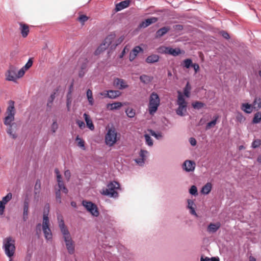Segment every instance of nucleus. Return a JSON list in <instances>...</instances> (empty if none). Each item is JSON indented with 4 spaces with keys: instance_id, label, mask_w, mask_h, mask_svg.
<instances>
[{
    "instance_id": "obj_64",
    "label": "nucleus",
    "mask_w": 261,
    "mask_h": 261,
    "mask_svg": "<svg viewBox=\"0 0 261 261\" xmlns=\"http://www.w3.org/2000/svg\"><path fill=\"white\" fill-rule=\"evenodd\" d=\"M73 85H74V83H73V81H72V82H71V83L70 84V85L69 87L68 91V93H67L66 96H71V93L72 92Z\"/></svg>"
},
{
    "instance_id": "obj_24",
    "label": "nucleus",
    "mask_w": 261,
    "mask_h": 261,
    "mask_svg": "<svg viewBox=\"0 0 261 261\" xmlns=\"http://www.w3.org/2000/svg\"><path fill=\"white\" fill-rule=\"evenodd\" d=\"M212 189V185L210 182H207L204 186H203L201 190V193L205 194L207 195L208 194Z\"/></svg>"
},
{
    "instance_id": "obj_4",
    "label": "nucleus",
    "mask_w": 261,
    "mask_h": 261,
    "mask_svg": "<svg viewBox=\"0 0 261 261\" xmlns=\"http://www.w3.org/2000/svg\"><path fill=\"white\" fill-rule=\"evenodd\" d=\"M3 249L6 255L8 257H13L15 251V241L10 237H7L4 240Z\"/></svg>"
},
{
    "instance_id": "obj_48",
    "label": "nucleus",
    "mask_w": 261,
    "mask_h": 261,
    "mask_svg": "<svg viewBox=\"0 0 261 261\" xmlns=\"http://www.w3.org/2000/svg\"><path fill=\"white\" fill-rule=\"evenodd\" d=\"M55 173L56 174L57 181L58 182V183L60 184V182H63V180L62 179V175H61L59 170L57 168H56L55 169Z\"/></svg>"
},
{
    "instance_id": "obj_8",
    "label": "nucleus",
    "mask_w": 261,
    "mask_h": 261,
    "mask_svg": "<svg viewBox=\"0 0 261 261\" xmlns=\"http://www.w3.org/2000/svg\"><path fill=\"white\" fill-rule=\"evenodd\" d=\"M57 219L59 224V227L61 230L62 234L63 235V238L70 235L69 230L66 226L64 220L60 215L57 216Z\"/></svg>"
},
{
    "instance_id": "obj_44",
    "label": "nucleus",
    "mask_w": 261,
    "mask_h": 261,
    "mask_svg": "<svg viewBox=\"0 0 261 261\" xmlns=\"http://www.w3.org/2000/svg\"><path fill=\"white\" fill-rule=\"evenodd\" d=\"M12 197V194L11 193H8L5 196L3 197L2 198V200H1L3 203L6 204L8 202Z\"/></svg>"
},
{
    "instance_id": "obj_49",
    "label": "nucleus",
    "mask_w": 261,
    "mask_h": 261,
    "mask_svg": "<svg viewBox=\"0 0 261 261\" xmlns=\"http://www.w3.org/2000/svg\"><path fill=\"white\" fill-rule=\"evenodd\" d=\"M261 145V141L259 139L254 140L251 144V147L256 148Z\"/></svg>"
},
{
    "instance_id": "obj_12",
    "label": "nucleus",
    "mask_w": 261,
    "mask_h": 261,
    "mask_svg": "<svg viewBox=\"0 0 261 261\" xmlns=\"http://www.w3.org/2000/svg\"><path fill=\"white\" fill-rule=\"evenodd\" d=\"M177 104L178 106L185 108V111H187V102L186 101L184 96L181 92L178 91V97Z\"/></svg>"
},
{
    "instance_id": "obj_18",
    "label": "nucleus",
    "mask_w": 261,
    "mask_h": 261,
    "mask_svg": "<svg viewBox=\"0 0 261 261\" xmlns=\"http://www.w3.org/2000/svg\"><path fill=\"white\" fill-rule=\"evenodd\" d=\"M115 33H111L109 35L102 43V45L106 47L107 48L113 42V40L115 38Z\"/></svg>"
},
{
    "instance_id": "obj_17",
    "label": "nucleus",
    "mask_w": 261,
    "mask_h": 261,
    "mask_svg": "<svg viewBox=\"0 0 261 261\" xmlns=\"http://www.w3.org/2000/svg\"><path fill=\"white\" fill-rule=\"evenodd\" d=\"M160 56L156 54H151L148 56L145 59V62L147 64H154L159 61Z\"/></svg>"
},
{
    "instance_id": "obj_22",
    "label": "nucleus",
    "mask_w": 261,
    "mask_h": 261,
    "mask_svg": "<svg viewBox=\"0 0 261 261\" xmlns=\"http://www.w3.org/2000/svg\"><path fill=\"white\" fill-rule=\"evenodd\" d=\"M83 116L84 117L87 127L89 128L91 130H93L94 129V125L89 115L86 113H84Z\"/></svg>"
},
{
    "instance_id": "obj_20",
    "label": "nucleus",
    "mask_w": 261,
    "mask_h": 261,
    "mask_svg": "<svg viewBox=\"0 0 261 261\" xmlns=\"http://www.w3.org/2000/svg\"><path fill=\"white\" fill-rule=\"evenodd\" d=\"M19 25L21 34L23 38H25L29 33V27L27 24L22 22L20 23Z\"/></svg>"
},
{
    "instance_id": "obj_61",
    "label": "nucleus",
    "mask_w": 261,
    "mask_h": 261,
    "mask_svg": "<svg viewBox=\"0 0 261 261\" xmlns=\"http://www.w3.org/2000/svg\"><path fill=\"white\" fill-rule=\"evenodd\" d=\"M168 46H161L158 48V52L163 54H166L167 48Z\"/></svg>"
},
{
    "instance_id": "obj_40",
    "label": "nucleus",
    "mask_w": 261,
    "mask_h": 261,
    "mask_svg": "<svg viewBox=\"0 0 261 261\" xmlns=\"http://www.w3.org/2000/svg\"><path fill=\"white\" fill-rule=\"evenodd\" d=\"M58 186L59 187L58 190H60V192L62 191V192L65 194H67L68 193V190L64 185L63 181L60 182V184L58 183Z\"/></svg>"
},
{
    "instance_id": "obj_38",
    "label": "nucleus",
    "mask_w": 261,
    "mask_h": 261,
    "mask_svg": "<svg viewBox=\"0 0 261 261\" xmlns=\"http://www.w3.org/2000/svg\"><path fill=\"white\" fill-rule=\"evenodd\" d=\"M75 141H77V145L83 150H85V141L82 139L79 136H77L75 138Z\"/></svg>"
},
{
    "instance_id": "obj_52",
    "label": "nucleus",
    "mask_w": 261,
    "mask_h": 261,
    "mask_svg": "<svg viewBox=\"0 0 261 261\" xmlns=\"http://www.w3.org/2000/svg\"><path fill=\"white\" fill-rule=\"evenodd\" d=\"M184 111H185V108L178 106V108L176 110V113L177 115L180 116H184L185 115L184 114Z\"/></svg>"
},
{
    "instance_id": "obj_23",
    "label": "nucleus",
    "mask_w": 261,
    "mask_h": 261,
    "mask_svg": "<svg viewBox=\"0 0 261 261\" xmlns=\"http://www.w3.org/2000/svg\"><path fill=\"white\" fill-rule=\"evenodd\" d=\"M121 94V92L118 90H108V98L110 99H115L119 97Z\"/></svg>"
},
{
    "instance_id": "obj_46",
    "label": "nucleus",
    "mask_w": 261,
    "mask_h": 261,
    "mask_svg": "<svg viewBox=\"0 0 261 261\" xmlns=\"http://www.w3.org/2000/svg\"><path fill=\"white\" fill-rule=\"evenodd\" d=\"M33 58H30L27 62V63L23 66L24 69L26 70H28L33 65Z\"/></svg>"
},
{
    "instance_id": "obj_15",
    "label": "nucleus",
    "mask_w": 261,
    "mask_h": 261,
    "mask_svg": "<svg viewBox=\"0 0 261 261\" xmlns=\"http://www.w3.org/2000/svg\"><path fill=\"white\" fill-rule=\"evenodd\" d=\"M114 84L116 86H118L120 90L127 88L128 85H127L123 79L115 78L114 81Z\"/></svg>"
},
{
    "instance_id": "obj_45",
    "label": "nucleus",
    "mask_w": 261,
    "mask_h": 261,
    "mask_svg": "<svg viewBox=\"0 0 261 261\" xmlns=\"http://www.w3.org/2000/svg\"><path fill=\"white\" fill-rule=\"evenodd\" d=\"M181 53V50L180 48H172V50H171V56H173V57H176L177 56H178L179 55H180V54Z\"/></svg>"
},
{
    "instance_id": "obj_27",
    "label": "nucleus",
    "mask_w": 261,
    "mask_h": 261,
    "mask_svg": "<svg viewBox=\"0 0 261 261\" xmlns=\"http://www.w3.org/2000/svg\"><path fill=\"white\" fill-rule=\"evenodd\" d=\"M261 122V112L258 111L254 114L252 120V123L253 124H258Z\"/></svg>"
},
{
    "instance_id": "obj_32",
    "label": "nucleus",
    "mask_w": 261,
    "mask_h": 261,
    "mask_svg": "<svg viewBox=\"0 0 261 261\" xmlns=\"http://www.w3.org/2000/svg\"><path fill=\"white\" fill-rule=\"evenodd\" d=\"M44 237L46 240H50L52 239V233L49 227L42 228Z\"/></svg>"
},
{
    "instance_id": "obj_14",
    "label": "nucleus",
    "mask_w": 261,
    "mask_h": 261,
    "mask_svg": "<svg viewBox=\"0 0 261 261\" xmlns=\"http://www.w3.org/2000/svg\"><path fill=\"white\" fill-rule=\"evenodd\" d=\"M171 28L170 27H164L159 29L155 34V38H160L166 34Z\"/></svg>"
},
{
    "instance_id": "obj_62",
    "label": "nucleus",
    "mask_w": 261,
    "mask_h": 261,
    "mask_svg": "<svg viewBox=\"0 0 261 261\" xmlns=\"http://www.w3.org/2000/svg\"><path fill=\"white\" fill-rule=\"evenodd\" d=\"M220 34L225 39H229L230 38L229 35L227 32H226L225 31H221L220 32Z\"/></svg>"
},
{
    "instance_id": "obj_9",
    "label": "nucleus",
    "mask_w": 261,
    "mask_h": 261,
    "mask_svg": "<svg viewBox=\"0 0 261 261\" xmlns=\"http://www.w3.org/2000/svg\"><path fill=\"white\" fill-rule=\"evenodd\" d=\"M196 167L195 162L192 160H186L182 164V168L187 172H193Z\"/></svg>"
},
{
    "instance_id": "obj_43",
    "label": "nucleus",
    "mask_w": 261,
    "mask_h": 261,
    "mask_svg": "<svg viewBox=\"0 0 261 261\" xmlns=\"http://www.w3.org/2000/svg\"><path fill=\"white\" fill-rule=\"evenodd\" d=\"M66 248L68 250V252L69 254H72L74 252V246L73 245V242L66 244Z\"/></svg>"
},
{
    "instance_id": "obj_39",
    "label": "nucleus",
    "mask_w": 261,
    "mask_h": 261,
    "mask_svg": "<svg viewBox=\"0 0 261 261\" xmlns=\"http://www.w3.org/2000/svg\"><path fill=\"white\" fill-rule=\"evenodd\" d=\"M29 203L28 200L25 199L23 202V215L28 216Z\"/></svg>"
},
{
    "instance_id": "obj_63",
    "label": "nucleus",
    "mask_w": 261,
    "mask_h": 261,
    "mask_svg": "<svg viewBox=\"0 0 261 261\" xmlns=\"http://www.w3.org/2000/svg\"><path fill=\"white\" fill-rule=\"evenodd\" d=\"M64 242L65 243V245H66L67 244H70L72 242H73V241L71 238L70 235H68V236L65 237L63 238Z\"/></svg>"
},
{
    "instance_id": "obj_25",
    "label": "nucleus",
    "mask_w": 261,
    "mask_h": 261,
    "mask_svg": "<svg viewBox=\"0 0 261 261\" xmlns=\"http://www.w3.org/2000/svg\"><path fill=\"white\" fill-rule=\"evenodd\" d=\"M139 79L143 84H148L152 81L153 77L146 74H142L140 76Z\"/></svg>"
},
{
    "instance_id": "obj_6",
    "label": "nucleus",
    "mask_w": 261,
    "mask_h": 261,
    "mask_svg": "<svg viewBox=\"0 0 261 261\" xmlns=\"http://www.w3.org/2000/svg\"><path fill=\"white\" fill-rule=\"evenodd\" d=\"M117 133L114 128H109L105 136V142L107 145L112 146L118 141Z\"/></svg>"
},
{
    "instance_id": "obj_51",
    "label": "nucleus",
    "mask_w": 261,
    "mask_h": 261,
    "mask_svg": "<svg viewBox=\"0 0 261 261\" xmlns=\"http://www.w3.org/2000/svg\"><path fill=\"white\" fill-rule=\"evenodd\" d=\"M56 199L59 203H62L60 190H57L55 192Z\"/></svg>"
},
{
    "instance_id": "obj_29",
    "label": "nucleus",
    "mask_w": 261,
    "mask_h": 261,
    "mask_svg": "<svg viewBox=\"0 0 261 261\" xmlns=\"http://www.w3.org/2000/svg\"><path fill=\"white\" fill-rule=\"evenodd\" d=\"M219 117V116L217 115L214 116L213 120L207 123L206 125V129H208L214 126L216 124Z\"/></svg>"
},
{
    "instance_id": "obj_55",
    "label": "nucleus",
    "mask_w": 261,
    "mask_h": 261,
    "mask_svg": "<svg viewBox=\"0 0 261 261\" xmlns=\"http://www.w3.org/2000/svg\"><path fill=\"white\" fill-rule=\"evenodd\" d=\"M253 109V108L252 105L246 102V114L250 113L252 112Z\"/></svg>"
},
{
    "instance_id": "obj_53",
    "label": "nucleus",
    "mask_w": 261,
    "mask_h": 261,
    "mask_svg": "<svg viewBox=\"0 0 261 261\" xmlns=\"http://www.w3.org/2000/svg\"><path fill=\"white\" fill-rule=\"evenodd\" d=\"M72 102V98L71 96H66V107L68 111H70V105Z\"/></svg>"
},
{
    "instance_id": "obj_47",
    "label": "nucleus",
    "mask_w": 261,
    "mask_h": 261,
    "mask_svg": "<svg viewBox=\"0 0 261 261\" xmlns=\"http://www.w3.org/2000/svg\"><path fill=\"white\" fill-rule=\"evenodd\" d=\"M147 154H148V151L144 149H141L139 153L140 158L143 159L145 161Z\"/></svg>"
},
{
    "instance_id": "obj_58",
    "label": "nucleus",
    "mask_w": 261,
    "mask_h": 261,
    "mask_svg": "<svg viewBox=\"0 0 261 261\" xmlns=\"http://www.w3.org/2000/svg\"><path fill=\"white\" fill-rule=\"evenodd\" d=\"M88 60L85 59L84 62L81 64L80 69L87 71V66H88Z\"/></svg>"
},
{
    "instance_id": "obj_60",
    "label": "nucleus",
    "mask_w": 261,
    "mask_h": 261,
    "mask_svg": "<svg viewBox=\"0 0 261 261\" xmlns=\"http://www.w3.org/2000/svg\"><path fill=\"white\" fill-rule=\"evenodd\" d=\"M134 161L140 166H143L145 164V161L141 158L136 159Z\"/></svg>"
},
{
    "instance_id": "obj_30",
    "label": "nucleus",
    "mask_w": 261,
    "mask_h": 261,
    "mask_svg": "<svg viewBox=\"0 0 261 261\" xmlns=\"http://www.w3.org/2000/svg\"><path fill=\"white\" fill-rule=\"evenodd\" d=\"M192 60L190 58H187L184 60L181 63V66L187 69H189L193 65Z\"/></svg>"
},
{
    "instance_id": "obj_16",
    "label": "nucleus",
    "mask_w": 261,
    "mask_h": 261,
    "mask_svg": "<svg viewBox=\"0 0 261 261\" xmlns=\"http://www.w3.org/2000/svg\"><path fill=\"white\" fill-rule=\"evenodd\" d=\"M14 101L13 100H9L8 101V107L6 110L7 115L13 116H15V107H14Z\"/></svg>"
},
{
    "instance_id": "obj_26",
    "label": "nucleus",
    "mask_w": 261,
    "mask_h": 261,
    "mask_svg": "<svg viewBox=\"0 0 261 261\" xmlns=\"http://www.w3.org/2000/svg\"><path fill=\"white\" fill-rule=\"evenodd\" d=\"M251 105L253 106V109L258 111L261 109V98L255 97Z\"/></svg>"
},
{
    "instance_id": "obj_56",
    "label": "nucleus",
    "mask_w": 261,
    "mask_h": 261,
    "mask_svg": "<svg viewBox=\"0 0 261 261\" xmlns=\"http://www.w3.org/2000/svg\"><path fill=\"white\" fill-rule=\"evenodd\" d=\"M78 19L82 23H83L88 19V17L86 15L82 14L79 16Z\"/></svg>"
},
{
    "instance_id": "obj_11",
    "label": "nucleus",
    "mask_w": 261,
    "mask_h": 261,
    "mask_svg": "<svg viewBox=\"0 0 261 261\" xmlns=\"http://www.w3.org/2000/svg\"><path fill=\"white\" fill-rule=\"evenodd\" d=\"M131 0H124L115 5V10L116 12H119L123 9L128 8L131 3Z\"/></svg>"
},
{
    "instance_id": "obj_1",
    "label": "nucleus",
    "mask_w": 261,
    "mask_h": 261,
    "mask_svg": "<svg viewBox=\"0 0 261 261\" xmlns=\"http://www.w3.org/2000/svg\"><path fill=\"white\" fill-rule=\"evenodd\" d=\"M120 185L118 182L112 181L108 184L106 188L102 189L101 194L110 198L117 199L119 193L117 190H120Z\"/></svg>"
},
{
    "instance_id": "obj_31",
    "label": "nucleus",
    "mask_w": 261,
    "mask_h": 261,
    "mask_svg": "<svg viewBox=\"0 0 261 261\" xmlns=\"http://www.w3.org/2000/svg\"><path fill=\"white\" fill-rule=\"evenodd\" d=\"M191 90V86L189 82H187L186 86H185L184 90H183V93L182 94L184 96L189 98L190 96V91Z\"/></svg>"
},
{
    "instance_id": "obj_42",
    "label": "nucleus",
    "mask_w": 261,
    "mask_h": 261,
    "mask_svg": "<svg viewBox=\"0 0 261 261\" xmlns=\"http://www.w3.org/2000/svg\"><path fill=\"white\" fill-rule=\"evenodd\" d=\"M131 52L137 56L139 53L143 52V49L140 46H136L133 48Z\"/></svg>"
},
{
    "instance_id": "obj_35",
    "label": "nucleus",
    "mask_w": 261,
    "mask_h": 261,
    "mask_svg": "<svg viewBox=\"0 0 261 261\" xmlns=\"http://www.w3.org/2000/svg\"><path fill=\"white\" fill-rule=\"evenodd\" d=\"M145 140V143L148 146H152L153 145V141L151 137H150V135L145 134L144 135Z\"/></svg>"
},
{
    "instance_id": "obj_5",
    "label": "nucleus",
    "mask_w": 261,
    "mask_h": 261,
    "mask_svg": "<svg viewBox=\"0 0 261 261\" xmlns=\"http://www.w3.org/2000/svg\"><path fill=\"white\" fill-rule=\"evenodd\" d=\"M82 205L85 208L92 216L97 217L99 215V212L97 206L94 203L83 200L82 202Z\"/></svg>"
},
{
    "instance_id": "obj_21",
    "label": "nucleus",
    "mask_w": 261,
    "mask_h": 261,
    "mask_svg": "<svg viewBox=\"0 0 261 261\" xmlns=\"http://www.w3.org/2000/svg\"><path fill=\"white\" fill-rule=\"evenodd\" d=\"M123 106L121 102H115L113 103H108L106 107L108 109L110 110H119Z\"/></svg>"
},
{
    "instance_id": "obj_57",
    "label": "nucleus",
    "mask_w": 261,
    "mask_h": 261,
    "mask_svg": "<svg viewBox=\"0 0 261 261\" xmlns=\"http://www.w3.org/2000/svg\"><path fill=\"white\" fill-rule=\"evenodd\" d=\"M25 71L26 70L24 69L23 67H22L18 71L17 74H16L17 77H21L24 74Z\"/></svg>"
},
{
    "instance_id": "obj_50",
    "label": "nucleus",
    "mask_w": 261,
    "mask_h": 261,
    "mask_svg": "<svg viewBox=\"0 0 261 261\" xmlns=\"http://www.w3.org/2000/svg\"><path fill=\"white\" fill-rule=\"evenodd\" d=\"M106 49H107L106 47L103 46V45H102V44L101 43L100 44V45L95 50V55H99L101 52H102L103 51L106 50Z\"/></svg>"
},
{
    "instance_id": "obj_54",
    "label": "nucleus",
    "mask_w": 261,
    "mask_h": 261,
    "mask_svg": "<svg viewBox=\"0 0 261 261\" xmlns=\"http://www.w3.org/2000/svg\"><path fill=\"white\" fill-rule=\"evenodd\" d=\"M58 128V124L56 120L53 121V124L51 126V131L53 133H55L57 129Z\"/></svg>"
},
{
    "instance_id": "obj_36",
    "label": "nucleus",
    "mask_w": 261,
    "mask_h": 261,
    "mask_svg": "<svg viewBox=\"0 0 261 261\" xmlns=\"http://www.w3.org/2000/svg\"><path fill=\"white\" fill-rule=\"evenodd\" d=\"M41 186V180L39 179L36 181L35 185L34 187V194L35 195L39 194L40 193V189Z\"/></svg>"
},
{
    "instance_id": "obj_3",
    "label": "nucleus",
    "mask_w": 261,
    "mask_h": 261,
    "mask_svg": "<svg viewBox=\"0 0 261 261\" xmlns=\"http://www.w3.org/2000/svg\"><path fill=\"white\" fill-rule=\"evenodd\" d=\"M160 105L159 95L155 92H152L149 97L148 110L150 115H153L158 111Z\"/></svg>"
},
{
    "instance_id": "obj_59",
    "label": "nucleus",
    "mask_w": 261,
    "mask_h": 261,
    "mask_svg": "<svg viewBox=\"0 0 261 261\" xmlns=\"http://www.w3.org/2000/svg\"><path fill=\"white\" fill-rule=\"evenodd\" d=\"M125 112L127 116L129 118L134 117L135 115V113L133 109H127Z\"/></svg>"
},
{
    "instance_id": "obj_13",
    "label": "nucleus",
    "mask_w": 261,
    "mask_h": 261,
    "mask_svg": "<svg viewBox=\"0 0 261 261\" xmlns=\"http://www.w3.org/2000/svg\"><path fill=\"white\" fill-rule=\"evenodd\" d=\"M220 226L221 224L219 222L210 223L207 227L206 231L209 233H214L218 231Z\"/></svg>"
},
{
    "instance_id": "obj_41",
    "label": "nucleus",
    "mask_w": 261,
    "mask_h": 261,
    "mask_svg": "<svg viewBox=\"0 0 261 261\" xmlns=\"http://www.w3.org/2000/svg\"><path fill=\"white\" fill-rule=\"evenodd\" d=\"M189 193L194 196L198 195L197 188L195 185L192 186L189 189Z\"/></svg>"
},
{
    "instance_id": "obj_10",
    "label": "nucleus",
    "mask_w": 261,
    "mask_h": 261,
    "mask_svg": "<svg viewBox=\"0 0 261 261\" xmlns=\"http://www.w3.org/2000/svg\"><path fill=\"white\" fill-rule=\"evenodd\" d=\"M158 18L155 17H150L142 21L139 25L140 28H146L150 25L155 23Z\"/></svg>"
},
{
    "instance_id": "obj_2",
    "label": "nucleus",
    "mask_w": 261,
    "mask_h": 261,
    "mask_svg": "<svg viewBox=\"0 0 261 261\" xmlns=\"http://www.w3.org/2000/svg\"><path fill=\"white\" fill-rule=\"evenodd\" d=\"M14 119V116L7 115L4 120V124L8 126L6 129L7 133L13 139H16L18 136L16 133V131L18 128V125L16 122H13Z\"/></svg>"
},
{
    "instance_id": "obj_34",
    "label": "nucleus",
    "mask_w": 261,
    "mask_h": 261,
    "mask_svg": "<svg viewBox=\"0 0 261 261\" xmlns=\"http://www.w3.org/2000/svg\"><path fill=\"white\" fill-rule=\"evenodd\" d=\"M86 96L90 106H93L94 104V99L93 97L92 92L90 89H88L86 92Z\"/></svg>"
},
{
    "instance_id": "obj_28",
    "label": "nucleus",
    "mask_w": 261,
    "mask_h": 261,
    "mask_svg": "<svg viewBox=\"0 0 261 261\" xmlns=\"http://www.w3.org/2000/svg\"><path fill=\"white\" fill-rule=\"evenodd\" d=\"M148 131L151 136L154 137L157 140H160L163 137V134L161 132H156L151 129H148Z\"/></svg>"
},
{
    "instance_id": "obj_7",
    "label": "nucleus",
    "mask_w": 261,
    "mask_h": 261,
    "mask_svg": "<svg viewBox=\"0 0 261 261\" xmlns=\"http://www.w3.org/2000/svg\"><path fill=\"white\" fill-rule=\"evenodd\" d=\"M5 76L7 81L15 82L17 79L16 76V68L13 66H10L6 72Z\"/></svg>"
},
{
    "instance_id": "obj_37",
    "label": "nucleus",
    "mask_w": 261,
    "mask_h": 261,
    "mask_svg": "<svg viewBox=\"0 0 261 261\" xmlns=\"http://www.w3.org/2000/svg\"><path fill=\"white\" fill-rule=\"evenodd\" d=\"M49 227V221L47 214H43L42 228Z\"/></svg>"
},
{
    "instance_id": "obj_33",
    "label": "nucleus",
    "mask_w": 261,
    "mask_h": 261,
    "mask_svg": "<svg viewBox=\"0 0 261 261\" xmlns=\"http://www.w3.org/2000/svg\"><path fill=\"white\" fill-rule=\"evenodd\" d=\"M205 106V103L200 101H195L192 103V106L193 109L195 110H200L203 108Z\"/></svg>"
},
{
    "instance_id": "obj_19",
    "label": "nucleus",
    "mask_w": 261,
    "mask_h": 261,
    "mask_svg": "<svg viewBox=\"0 0 261 261\" xmlns=\"http://www.w3.org/2000/svg\"><path fill=\"white\" fill-rule=\"evenodd\" d=\"M187 208L190 210V213L194 215L197 216V213L195 211V206L196 205L193 200L188 199L187 200Z\"/></svg>"
}]
</instances>
